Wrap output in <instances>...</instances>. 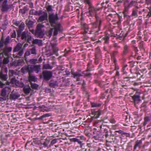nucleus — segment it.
<instances>
[{"mask_svg":"<svg viewBox=\"0 0 151 151\" xmlns=\"http://www.w3.org/2000/svg\"><path fill=\"white\" fill-rule=\"evenodd\" d=\"M59 19V18L57 14L49 13V21L51 26L52 28L46 32V34L49 38L52 36L53 30V36H56L58 32H61L62 30V28L61 24L59 23H56V22Z\"/></svg>","mask_w":151,"mask_h":151,"instance_id":"1","label":"nucleus"},{"mask_svg":"<svg viewBox=\"0 0 151 151\" xmlns=\"http://www.w3.org/2000/svg\"><path fill=\"white\" fill-rule=\"evenodd\" d=\"M84 3L89 6L88 9L89 14L91 16L95 14L96 21L93 24L92 29L89 31V34H92V32L97 34L100 30L101 27V20L99 17L96 14V11L99 10L101 8H95L92 6L91 0H84Z\"/></svg>","mask_w":151,"mask_h":151,"instance_id":"2","label":"nucleus"},{"mask_svg":"<svg viewBox=\"0 0 151 151\" xmlns=\"http://www.w3.org/2000/svg\"><path fill=\"white\" fill-rule=\"evenodd\" d=\"M90 63H88V67L86 71L82 72L81 73L80 72L81 70H78V71L75 72L74 71L72 70L71 72V74H72L71 77H73L74 78H76V81H80V77L81 76H85L88 77H90L92 75V74L89 73H88V72L91 71L89 66Z\"/></svg>","mask_w":151,"mask_h":151,"instance_id":"3","label":"nucleus"},{"mask_svg":"<svg viewBox=\"0 0 151 151\" xmlns=\"http://www.w3.org/2000/svg\"><path fill=\"white\" fill-rule=\"evenodd\" d=\"M29 14L30 15L40 16L37 20L38 22H41L47 20L48 14L45 11L39 10L38 11L34 9H32L30 10Z\"/></svg>","mask_w":151,"mask_h":151,"instance_id":"4","label":"nucleus"},{"mask_svg":"<svg viewBox=\"0 0 151 151\" xmlns=\"http://www.w3.org/2000/svg\"><path fill=\"white\" fill-rule=\"evenodd\" d=\"M19 38H20L23 41L29 43H30V41L32 39L30 33L26 30L22 32L21 31H17V39L18 40Z\"/></svg>","mask_w":151,"mask_h":151,"instance_id":"5","label":"nucleus"},{"mask_svg":"<svg viewBox=\"0 0 151 151\" xmlns=\"http://www.w3.org/2000/svg\"><path fill=\"white\" fill-rule=\"evenodd\" d=\"M41 68L40 65H28L23 67L21 69L23 73L28 72L32 73L34 71L38 73L40 70Z\"/></svg>","mask_w":151,"mask_h":151,"instance_id":"6","label":"nucleus"},{"mask_svg":"<svg viewBox=\"0 0 151 151\" xmlns=\"http://www.w3.org/2000/svg\"><path fill=\"white\" fill-rule=\"evenodd\" d=\"M8 0H4L0 6V11L3 12H7L12 8V5L7 4Z\"/></svg>","mask_w":151,"mask_h":151,"instance_id":"7","label":"nucleus"},{"mask_svg":"<svg viewBox=\"0 0 151 151\" xmlns=\"http://www.w3.org/2000/svg\"><path fill=\"white\" fill-rule=\"evenodd\" d=\"M37 54L36 49L35 47H34L32 48L27 50L24 54V57L26 59L27 57L30 55H35Z\"/></svg>","mask_w":151,"mask_h":151,"instance_id":"8","label":"nucleus"},{"mask_svg":"<svg viewBox=\"0 0 151 151\" xmlns=\"http://www.w3.org/2000/svg\"><path fill=\"white\" fill-rule=\"evenodd\" d=\"M42 76L44 80L48 81L52 77V73L50 71L47 70L43 71L42 73Z\"/></svg>","mask_w":151,"mask_h":151,"instance_id":"9","label":"nucleus"},{"mask_svg":"<svg viewBox=\"0 0 151 151\" xmlns=\"http://www.w3.org/2000/svg\"><path fill=\"white\" fill-rule=\"evenodd\" d=\"M11 91V89L10 86H6L2 88L1 90L0 95L5 97L7 94H9Z\"/></svg>","mask_w":151,"mask_h":151,"instance_id":"10","label":"nucleus"},{"mask_svg":"<svg viewBox=\"0 0 151 151\" xmlns=\"http://www.w3.org/2000/svg\"><path fill=\"white\" fill-rule=\"evenodd\" d=\"M45 21H43L41 22V23H39L37 24L36 27L37 29L36 31H42V29L45 27V26L49 25V23L48 21V19Z\"/></svg>","mask_w":151,"mask_h":151,"instance_id":"11","label":"nucleus"},{"mask_svg":"<svg viewBox=\"0 0 151 151\" xmlns=\"http://www.w3.org/2000/svg\"><path fill=\"white\" fill-rule=\"evenodd\" d=\"M140 93L136 91L135 93L131 97L134 103H138L141 101L140 99Z\"/></svg>","mask_w":151,"mask_h":151,"instance_id":"12","label":"nucleus"},{"mask_svg":"<svg viewBox=\"0 0 151 151\" xmlns=\"http://www.w3.org/2000/svg\"><path fill=\"white\" fill-rule=\"evenodd\" d=\"M12 50V48L10 47H6L2 50L0 52V55L3 54V56L4 54L6 56H8V53L11 51Z\"/></svg>","mask_w":151,"mask_h":151,"instance_id":"13","label":"nucleus"},{"mask_svg":"<svg viewBox=\"0 0 151 151\" xmlns=\"http://www.w3.org/2000/svg\"><path fill=\"white\" fill-rule=\"evenodd\" d=\"M24 53V50L18 51V52H13V55L14 58H22Z\"/></svg>","mask_w":151,"mask_h":151,"instance_id":"14","label":"nucleus"},{"mask_svg":"<svg viewBox=\"0 0 151 151\" xmlns=\"http://www.w3.org/2000/svg\"><path fill=\"white\" fill-rule=\"evenodd\" d=\"M23 50L22 48V46L20 43H18L17 45L14 47L13 52H18V51Z\"/></svg>","mask_w":151,"mask_h":151,"instance_id":"15","label":"nucleus"},{"mask_svg":"<svg viewBox=\"0 0 151 151\" xmlns=\"http://www.w3.org/2000/svg\"><path fill=\"white\" fill-rule=\"evenodd\" d=\"M10 96L11 99L15 100L20 96V95L17 93H14L13 91L10 94Z\"/></svg>","mask_w":151,"mask_h":151,"instance_id":"16","label":"nucleus"},{"mask_svg":"<svg viewBox=\"0 0 151 151\" xmlns=\"http://www.w3.org/2000/svg\"><path fill=\"white\" fill-rule=\"evenodd\" d=\"M142 140H137L135 142V145L133 148V150H135L137 147H138L139 149H140L141 147L140 145L142 144Z\"/></svg>","mask_w":151,"mask_h":151,"instance_id":"17","label":"nucleus"},{"mask_svg":"<svg viewBox=\"0 0 151 151\" xmlns=\"http://www.w3.org/2000/svg\"><path fill=\"white\" fill-rule=\"evenodd\" d=\"M101 112L100 110H98V111H92V114L94 115L92 117V119H97L99 117L100 115Z\"/></svg>","mask_w":151,"mask_h":151,"instance_id":"18","label":"nucleus"},{"mask_svg":"<svg viewBox=\"0 0 151 151\" xmlns=\"http://www.w3.org/2000/svg\"><path fill=\"white\" fill-rule=\"evenodd\" d=\"M124 1V12H126L128 11V7L129 4V0H123Z\"/></svg>","mask_w":151,"mask_h":151,"instance_id":"19","label":"nucleus"},{"mask_svg":"<svg viewBox=\"0 0 151 151\" xmlns=\"http://www.w3.org/2000/svg\"><path fill=\"white\" fill-rule=\"evenodd\" d=\"M151 120V116H147L144 118V122L142 123L143 126L145 127L147 123Z\"/></svg>","mask_w":151,"mask_h":151,"instance_id":"20","label":"nucleus"},{"mask_svg":"<svg viewBox=\"0 0 151 151\" xmlns=\"http://www.w3.org/2000/svg\"><path fill=\"white\" fill-rule=\"evenodd\" d=\"M49 86L52 88H55L58 86V83L56 81L51 80L49 83Z\"/></svg>","mask_w":151,"mask_h":151,"instance_id":"21","label":"nucleus"},{"mask_svg":"<svg viewBox=\"0 0 151 151\" xmlns=\"http://www.w3.org/2000/svg\"><path fill=\"white\" fill-rule=\"evenodd\" d=\"M29 73V77L28 79L30 82L31 81H34L35 82L37 81V78H36L35 76H33L31 75L32 73Z\"/></svg>","mask_w":151,"mask_h":151,"instance_id":"22","label":"nucleus"},{"mask_svg":"<svg viewBox=\"0 0 151 151\" xmlns=\"http://www.w3.org/2000/svg\"><path fill=\"white\" fill-rule=\"evenodd\" d=\"M71 141L72 142H77L78 144L80 145V147H81L83 144L82 143V141H81L77 137L73 138L71 139Z\"/></svg>","mask_w":151,"mask_h":151,"instance_id":"23","label":"nucleus"},{"mask_svg":"<svg viewBox=\"0 0 151 151\" xmlns=\"http://www.w3.org/2000/svg\"><path fill=\"white\" fill-rule=\"evenodd\" d=\"M26 24L30 29L32 27L34 22L29 19H27L26 21Z\"/></svg>","mask_w":151,"mask_h":151,"instance_id":"24","label":"nucleus"},{"mask_svg":"<svg viewBox=\"0 0 151 151\" xmlns=\"http://www.w3.org/2000/svg\"><path fill=\"white\" fill-rule=\"evenodd\" d=\"M35 34L36 36L40 38H42L44 35V32L42 31H36Z\"/></svg>","mask_w":151,"mask_h":151,"instance_id":"25","label":"nucleus"},{"mask_svg":"<svg viewBox=\"0 0 151 151\" xmlns=\"http://www.w3.org/2000/svg\"><path fill=\"white\" fill-rule=\"evenodd\" d=\"M129 51V46L127 45L124 44V47L123 55H125Z\"/></svg>","mask_w":151,"mask_h":151,"instance_id":"26","label":"nucleus"},{"mask_svg":"<svg viewBox=\"0 0 151 151\" xmlns=\"http://www.w3.org/2000/svg\"><path fill=\"white\" fill-rule=\"evenodd\" d=\"M56 43H51V45L52 47L53 50L55 53L57 52L58 50V48L56 47Z\"/></svg>","mask_w":151,"mask_h":151,"instance_id":"27","label":"nucleus"},{"mask_svg":"<svg viewBox=\"0 0 151 151\" xmlns=\"http://www.w3.org/2000/svg\"><path fill=\"white\" fill-rule=\"evenodd\" d=\"M0 78L4 81H6L8 78L7 74L0 73Z\"/></svg>","mask_w":151,"mask_h":151,"instance_id":"28","label":"nucleus"},{"mask_svg":"<svg viewBox=\"0 0 151 151\" xmlns=\"http://www.w3.org/2000/svg\"><path fill=\"white\" fill-rule=\"evenodd\" d=\"M7 68L4 66H3L2 68L1 71L0 73L7 74Z\"/></svg>","mask_w":151,"mask_h":151,"instance_id":"29","label":"nucleus"},{"mask_svg":"<svg viewBox=\"0 0 151 151\" xmlns=\"http://www.w3.org/2000/svg\"><path fill=\"white\" fill-rule=\"evenodd\" d=\"M138 12V10L136 9H133L132 16L135 17H138L137 12Z\"/></svg>","mask_w":151,"mask_h":151,"instance_id":"30","label":"nucleus"},{"mask_svg":"<svg viewBox=\"0 0 151 151\" xmlns=\"http://www.w3.org/2000/svg\"><path fill=\"white\" fill-rule=\"evenodd\" d=\"M53 67L51 66L49 64H46L43 65V68L46 69H51Z\"/></svg>","mask_w":151,"mask_h":151,"instance_id":"31","label":"nucleus"},{"mask_svg":"<svg viewBox=\"0 0 151 151\" xmlns=\"http://www.w3.org/2000/svg\"><path fill=\"white\" fill-rule=\"evenodd\" d=\"M46 9L47 12H52L53 11L52 6L51 5H49L46 6Z\"/></svg>","mask_w":151,"mask_h":151,"instance_id":"32","label":"nucleus"},{"mask_svg":"<svg viewBox=\"0 0 151 151\" xmlns=\"http://www.w3.org/2000/svg\"><path fill=\"white\" fill-rule=\"evenodd\" d=\"M83 27L84 33L86 34L87 32L88 29H89V27L88 25L86 24H84Z\"/></svg>","mask_w":151,"mask_h":151,"instance_id":"33","label":"nucleus"},{"mask_svg":"<svg viewBox=\"0 0 151 151\" xmlns=\"http://www.w3.org/2000/svg\"><path fill=\"white\" fill-rule=\"evenodd\" d=\"M25 25L24 23L22 22L19 27V29L18 31H20L22 32L25 27Z\"/></svg>","mask_w":151,"mask_h":151,"instance_id":"34","label":"nucleus"},{"mask_svg":"<svg viewBox=\"0 0 151 151\" xmlns=\"http://www.w3.org/2000/svg\"><path fill=\"white\" fill-rule=\"evenodd\" d=\"M103 129H104L103 130V132L104 134V135H105L106 137V138L109 136V129L106 128H103Z\"/></svg>","mask_w":151,"mask_h":151,"instance_id":"35","label":"nucleus"},{"mask_svg":"<svg viewBox=\"0 0 151 151\" xmlns=\"http://www.w3.org/2000/svg\"><path fill=\"white\" fill-rule=\"evenodd\" d=\"M140 107L141 108L142 110H143L144 111H146L147 110V106L146 103L143 102L141 105Z\"/></svg>","mask_w":151,"mask_h":151,"instance_id":"36","label":"nucleus"},{"mask_svg":"<svg viewBox=\"0 0 151 151\" xmlns=\"http://www.w3.org/2000/svg\"><path fill=\"white\" fill-rule=\"evenodd\" d=\"M10 38L9 36H8L4 41V42L5 45H7L9 42Z\"/></svg>","mask_w":151,"mask_h":151,"instance_id":"37","label":"nucleus"},{"mask_svg":"<svg viewBox=\"0 0 151 151\" xmlns=\"http://www.w3.org/2000/svg\"><path fill=\"white\" fill-rule=\"evenodd\" d=\"M101 105V103H98L95 102L91 103V105L92 107H98L100 106Z\"/></svg>","mask_w":151,"mask_h":151,"instance_id":"38","label":"nucleus"},{"mask_svg":"<svg viewBox=\"0 0 151 151\" xmlns=\"http://www.w3.org/2000/svg\"><path fill=\"white\" fill-rule=\"evenodd\" d=\"M31 87L33 88L34 89H37L38 87L39 86L35 83H31L30 84Z\"/></svg>","mask_w":151,"mask_h":151,"instance_id":"39","label":"nucleus"},{"mask_svg":"<svg viewBox=\"0 0 151 151\" xmlns=\"http://www.w3.org/2000/svg\"><path fill=\"white\" fill-rule=\"evenodd\" d=\"M29 62L30 63L33 64L39 63L37 59H31L29 60Z\"/></svg>","mask_w":151,"mask_h":151,"instance_id":"40","label":"nucleus"},{"mask_svg":"<svg viewBox=\"0 0 151 151\" xmlns=\"http://www.w3.org/2000/svg\"><path fill=\"white\" fill-rule=\"evenodd\" d=\"M102 39L104 40V43L106 44H107L108 43V41L109 40V37L108 36H105L104 37H103Z\"/></svg>","mask_w":151,"mask_h":151,"instance_id":"41","label":"nucleus"},{"mask_svg":"<svg viewBox=\"0 0 151 151\" xmlns=\"http://www.w3.org/2000/svg\"><path fill=\"white\" fill-rule=\"evenodd\" d=\"M7 58H4L3 61H2L3 63L4 64H6L8 63L9 62V58L8 57V56H7Z\"/></svg>","mask_w":151,"mask_h":151,"instance_id":"42","label":"nucleus"},{"mask_svg":"<svg viewBox=\"0 0 151 151\" xmlns=\"http://www.w3.org/2000/svg\"><path fill=\"white\" fill-rule=\"evenodd\" d=\"M31 90V89L30 88H27L24 89V91L25 94H28Z\"/></svg>","mask_w":151,"mask_h":151,"instance_id":"43","label":"nucleus"},{"mask_svg":"<svg viewBox=\"0 0 151 151\" xmlns=\"http://www.w3.org/2000/svg\"><path fill=\"white\" fill-rule=\"evenodd\" d=\"M10 36L11 38H15L16 37V34L15 30H14L10 33Z\"/></svg>","mask_w":151,"mask_h":151,"instance_id":"44","label":"nucleus"},{"mask_svg":"<svg viewBox=\"0 0 151 151\" xmlns=\"http://www.w3.org/2000/svg\"><path fill=\"white\" fill-rule=\"evenodd\" d=\"M136 3V2L134 1H132L129 3V4L128 7V10L129 9L132 7L134 4H135Z\"/></svg>","mask_w":151,"mask_h":151,"instance_id":"45","label":"nucleus"},{"mask_svg":"<svg viewBox=\"0 0 151 151\" xmlns=\"http://www.w3.org/2000/svg\"><path fill=\"white\" fill-rule=\"evenodd\" d=\"M82 142L86 140V138L83 136H79L77 137Z\"/></svg>","mask_w":151,"mask_h":151,"instance_id":"46","label":"nucleus"},{"mask_svg":"<svg viewBox=\"0 0 151 151\" xmlns=\"http://www.w3.org/2000/svg\"><path fill=\"white\" fill-rule=\"evenodd\" d=\"M57 68L58 70L61 71H63L65 69L64 67L62 65L58 66Z\"/></svg>","mask_w":151,"mask_h":151,"instance_id":"47","label":"nucleus"},{"mask_svg":"<svg viewBox=\"0 0 151 151\" xmlns=\"http://www.w3.org/2000/svg\"><path fill=\"white\" fill-rule=\"evenodd\" d=\"M104 4H105L104 2H103L101 4V7H100V8H101L100 9H102V8L103 7H104L105 9H106L109 6L108 5H107V6H106V5L105 4V5H104Z\"/></svg>","mask_w":151,"mask_h":151,"instance_id":"48","label":"nucleus"},{"mask_svg":"<svg viewBox=\"0 0 151 151\" xmlns=\"http://www.w3.org/2000/svg\"><path fill=\"white\" fill-rule=\"evenodd\" d=\"M13 24L16 26H18L20 24V22L19 21H16V20H13Z\"/></svg>","mask_w":151,"mask_h":151,"instance_id":"49","label":"nucleus"},{"mask_svg":"<svg viewBox=\"0 0 151 151\" xmlns=\"http://www.w3.org/2000/svg\"><path fill=\"white\" fill-rule=\"evenodd\" d=\"M23 60L22 59L19 60L17 61L18 65H21L23 64Z\"/></svg>","mask_w":151,"mask_h":151,"instance_id":"50","label":"nucleus"},{"mask_svg":"<svg viewBox=\"0 0 151 151\" xmlns=\"http://www.w3.org/2000/svg\"><path fill=\"white\" fill-rule=\"evenodd\" d=\"M123 0H117V1L116 2V4L118 6H119L123 2Z\"/></svg>","mask_w":151,"mask_h":151,"instance_id":"51","label":"nucleus"},{"mask_svg":"<svg viewBox=\"0 0 151 151\" xmlns=\"http://www.w3.org/2000/svg\"><path fill=\"white\" fill-rule=\"evenodd\" d=\"M39 42V40L37 39H33L32 40V42L33 44H37Z\"/></svg>","mask_w":151,"mask_h":151,"instance_id":"52","label":"nucleus"},{"mask_svg":"<svg viewBox=\"0 0 151 151\" xmlns=\"http://www.w3.org/2000/svg\"><path fill=\"white\" fill-rule=\"evenodd\" d=\"M118 53V52L117 51H114L111 55V57H115V56Z\"/></svg>","mask_w":151,"mask_h":151,"instance_id":"53","label":"nucleus"},{"mask_svg":"<svg viewBox=\"0 0 151 151\" xmlns=\"http://www.w3.org/2000/svg\"><path fill=\"white\" fill-rule=\"evenodd\" d=\"M57 142V139H54L52 140L50 144L51 145H53Z\"/></svg>","mask_w":151,"mask_h":151,"instance_id":"54","label":"nucleus"},{"mask_svg":"<svg viewBox=\"0 0 151 151\" xmlns=\"http://www.w3.org/2000/svg\"><path fill=\"white\" fill-rule=\"evenodd\" d=\"M114 47L116 49H117L120 47L116 43H114Z\"/></svg>","mask_w":151,"mask_h":151,"instance_id":"55","label":"nucleus"},{"mask_svg":"<svg viewBox=\"0 0 151 151\" xmlns=\"http://www.w3.org/2000/svg\"><path fill=\"white\" fill-rule=\"evenodd\" d=\"M70 51V50H67L66 49H65L64 51V52L65 53V54L63 55V56H66V54L68 53Z\"/></svg>","mask_w":151,"mask_h":151,"instance_id":"56","label":"nucleus"},{"mask_svg":"<svg viewBox=\"0 0 151 151\" xmlns=\"http://www.w3.org/2000/svg\"><path fill=\"white\" fill-rule=\"evenodd\" d=\"M109 121L112 124H115L116 122V121L115 120L113 119H110Z\"/></svg>","mask_w":151,"mask_h":151,"instance_id":"57","label":"nucleus"},{"mask_svg":"<svg viewBox=\"0 0 151 151\" xmlns=\"http://www.w3.org/2000/svg\"><path fill=\"white\" fill-rule=\"evenodd\" d=\"M131 77H126L124 78V81H128L129 80V79L131 78Z\"/></svg>","mask_w":151,"mask_h":151,"instance_id":"58","label":"nucleus"},{"mask_svg":"<svg viewBox=\"0 0 151 151\" xmlns=\"http://www.w3.org/2000/svg\"><path fill=\"white\" fill-rule=\"evenodd\" d=\"M14 73V71L13 70H9V76H12Z\"/></svg>","mask_w":151,"mask_h":151,"instance_id":"59","label":"nucleus"},{"mask_svg":"<svg viewBox=\"0 0 151 151\" xmlns=\"http://www.w3.org/2000/svg\"><path fill=\"white\" fill-rule=\"evenodd\" d=\"M150 17H151V11L149 12L147 15V17L149 18Z\"/></svg>","mask_w":151,"mask_h":151,"instance_id":"60","label":"nucleus"},{"mask_svg":"<svg viewBox=\"0 0 151 151\" xmlns=\"http://www.w3.org/2000/svg\"><path fill=\"white\" fill-rule=\"evenodd\" d=\"M148 145V142H146L143 145L142 147L144 149L145 148V147L147 146Z\"/></svg>","mask_w":151,"mask_h":151,"instance_id":"61","label":"nucleus"},{"mask_svg":"<svg viewBox=\"0 0 151 151\" xmlns=\"http://www.w3.org/2000/svg\"><path fill=\"white\" fill-rule=\"evenodd\" d=\"M111 59L112 60H113L114 63H115L116 62V60L115 58V57H111Z\"/></svg>","mask_w":151,"mask_h":151,"instance_id":"62","label":"nucleus"},{"mask_svg":"<svg viewBox=\"0 0 151 151\" xmlns=\"http://www.w3.org/2000/svg\"><path fill=\"white\" fill-rule=\"evenodd\" d=\"M127 65H124L123 67L122 68V70L123 71H124L126 68V67H127Z\"/></svg>","mask_w":151,"mask_h":151,"instance_id":"63","label":"nucleus"},{"mask_svg":"<svg viewBox=\"0 0 151 151\" xmlns=\"http://www.w3.org/2000/svg\"><path fill=\"white\" fill-rule=\"evenodd\" d=\"M85 85H86V82H85V81L83 80V83L82 84V86L83 87H84L85 86Z\"/></svg>","mask_w":151,"mask_h":151,"instance_id":"64","label":"nucleus"}]
</instances>
